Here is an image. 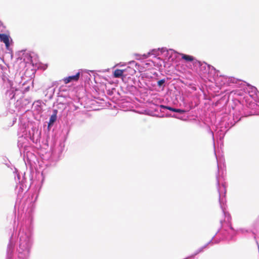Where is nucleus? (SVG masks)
Listing matches in <instances>:
<instances>
[{"label": "nucleus", "instance_id": "nucleus-1", "mask_svg": "<svg viewBox=\"0 0 259 259\" xmlns=\"http://www.w3.org/2000/svg\"><path fill=\"white\" fill-rule=\"evenodd\" d=\"M179 55L182 57V59L186 62H193V64L195 65L201 66L202 65L200 61L195 59L192 56L183 53H179Z\"/></svg>", "mask_w": 259, "mask_h": 259}, {"label": "nucleus", "instance_id": "nucleus-2", "mask_svg": "<svg viewBox=\"0 0 259 259\" xmlns=\"http://www.w3.org/2000/svg\"><path fill=\"white\" fill-rule=\"evenodd\" d=\"M80 77V73L78 72L75 75L69 76L64 78L63 80L65 84H67L71 81H77Z\"/></svg>", "mask_w": 259, "mask_h": 259}, {"label": "nucleus", "instance_id": "nucleus-3", "mask_svg": "<svg viewBox=\"0 0 259 259\" xmlns=\"http://www.w3.org/2000/svg\"><path fill=\"white\" fill-rule=\"evenodd\" d=\"M0 40L1 42H4L7 48H8L10 46L9 36L4 33H0Z\"/></svg>", "mask_w": 259, "mask_h": 259}, {"label": "nucleus", "instance_id": "nucleus-4", "mask_svg": "<svg viewBox=\"0 0 259 259\" xmlns=\"http://www.w3.org/2000/svg\"><path fill=\"white\" fill-rule=\"evenodd\" d=\"M125 69H116L113 72V76L115 78H122L123 79V77H125V76L124 75L123 73L125 71Z\"/></svg>", "mask_w": 259, "mask_h": 259}, {"label": "nucleus", "instance_id": "nucleus-5", "mask_svg": "<svg viewBox=\"0 0 259 259\" xmlns=\"http://www.w3.org/2000/svg\"><path fill=\"white\" fill-rule=\"evenodd\" d=\"M57 113V111L56 110H54V113L51 115V116L50 118L49 125H51L53 124V123L56 120Z\"/></svg>", "mask_w": 259, "mask_h": 259}, {"label": "nucleus", "instance_id": "nucleus-6", "mask_svg": "<svg viewBox=\"0 0 259 259\" xmlns=\"http://www.w3.org/2000/svg\"><path fill=\"white\" fill-rule=\"evenodd\" d=\"M160 107L162 108L167 109H168V110H169L170 111H174V112H175L181 113L182 111L181 109H175V108H171L170 107L166 106H164V105H161Z\"/></svg>", "mask_w": 259, "mask_h": 259}, {"label": "nucleus", "instance_id": "nucleus-7", "mask_svg": "<svg viewBox=\"0 0 259 259\" xmlns=\"http://www.w3.org/2000/svg\"><path fill=\"white\" fill-rule=\"evenodd\" d=\"M165 82L164 79H161L157 82V85L159 87L161 86Z\"/></svg>", "mask_w": 259, "mask_h": 259}]
</instances>
